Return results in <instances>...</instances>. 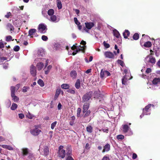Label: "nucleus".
Returning a JSON list of instances; mask_svg holds the SVG:
<instances>
[{"label":"nucleus","instance_id":"f257e3e1","mask_svg":"<svg viewBox=\"0 0 160 160\" xmlns=\"http://www.w3.org/2000/svg\"><path fill=\"white\" fill-rule=\"evenodd\" d=\"M92 96V91H89L86 93L82 97V102H90L89 101L91 98Z\"/></svg>","mask_w":160,"mask_h":160},{"label":"nucleus","instance_id":"f03ea898","mask_svg":"<svg viewBox=\"0 0 160 160\" xmlns=\"http://www.w3.org/2000/svg\"><path fill=\"white\" fill-rule=\"evenodd\" d=\"M39 126L38 125L35 126L34 128L30 130L31 133L34 136H38L41 132V130L39 129Z\"/></svg>","mask_w":160,"mask_h":160},{"label":"nucleus","instance_id":"7ed1b4c3","mask_svg":"<svg viewBox=\"0 0 160 160\" xmlns=\"http://www.w3.org/2000/svg\"><path fill=\"white\" fill-rule=\"evenodd\" d=\"M63 146H60L59 148L58 156L62 158H63L66 154L65 150L63 149Z\"/></svg>","mask_w":160,"mask_h":160},{"label":"nucleus","instance_id":"20e7f679","mask_svg":"<svg viewBox=\"0 0 160 160\" xmlns=\"http://www.w3.org/2000/svg\"><path fill=\"white\" fill-rule=\"evenodd\" d=\"M38 32L41 33H44L47 29V26L44 24H40L38 27Z\"/></svg>","mask_w":160,"mask_h":160},{"label":"nucleus","instance_id":"39448f33","mask_svg":"<svg viewBox=\"0 0 160 160\" xmlns=\"http://www.w3.org/2000/svg\"><path fill=\"white\" fill-rule=\"evenodd\" d=\"M151 106L152 107H154V105L153 104H149L146 106L145 108L143 109V113L144 114L147 115H149L150 114V112H149V108Z\"/></svg>","mask_w":160,"mask_h":160},{"label":"nucleus","instance_id":"423d86ee","mask_svg":"<svg viewBox=\"0 0 160 160\" xmlns=\"http://www.w3.org/2000/svg\"><path fill=\"white\" fill-rule=\"evenodd\" d=\"M30 72L31 74L33 77L36 76L37 73L36 68L33 65H32L30 67Z\"/></svg>","mask_w":160,"mask_h":160},{"label":"nucleus","instance_id":"0eeeda50","mask_svg":"<svg viewBox=\"0 0 160 160\" xmlns=\"http://www.w3.org/2000/svg\"><path fill=\"white\" fill-rule=\"evenodd\" d=\"M104 55L106 58H114V54L110 51H107L104 52Z\"/></svg>","mask_w":160,"mask_h":160},{"label":"nucleus","instance_id":"6e6552de","mask_svg":"<svg viewBox=\"0 0 160 160\" xmlns=\"http://www.w3.org/2000/svg\"><path fill=\"white\" fill-rule=\"evenodd\" d=\"M90 102L84 103L82 108V112L85 113L88 109L89 107Z\"/></svg>","mask_w":160,"mask_h":160},{"label":"nucleus","instance_id":"1a4fd4ad","mask_svg":"<svg viewBox=\"0 0 160 160\" xmlns=\"http://www.w3.org/2000/svg\"><path fill=\"white\" fill-rule=\"evenodd\" d=\"M149 58V60L148 61V62H150L152 64H154L155 63L156 59L155 58L152 57V56H147L146 58V59H147Z\"/></svg>","mask_w":160,"mask_h":160},{"label":"nucleus","instance_id":"9d476101","mask_svg":"<svg viewBox=\"0 0 160 160\" xmlns=\"http://www.w3.org/2000/svg\"><path fill=\"white\" fill-rule=\"evenodd\" d=\"M21 150L23 156L27 155L29 152V150L26 148H22L21 149Z\"/></svg>","mask_w":160,"mask_h":160},{"label":"nucleus","instance_id":"9b49d317","mask_svg":"<svg viewBox=\"0 0 160 160\" xmlns=\"http://www.w3.org/2000/svg\"><path fill=\"white\" fill-rule=\"evenodd\" d=\"M85 24L86 28L88 29H90L94 25L93 22H85Z\"/></svg>","mask_w":160,"mask_h":160},{"label":"nucleus","instance_id":"f8f14e48","mask_svg":"<svg viewBox=\"0 0 160 160\" xmlns=\"http://www.w3.org/2000/svg\"><path fill=\"white\" fill-rule=\"evenodd\" d=\"M79 46L81 48H78V49H77V50L75 51V52H73L72 53V55H76L77 53L79 51H83V52L84 51L86 47L85 46Z\"/></svg>","mask_w":160,"mask_h":160},{"label":"nucleus","instance_id":"ddd939ff","mask_svg":"<svg viewBox=\"0 0 160 160\" xmlns=\"http://www.w3.org/2000/svg\"><path fill=\"white\" fill-rule=\"evenodd\" d=\"M113 35L117 38H121L119 32L116 29H114L113 30Z\"/></svg>","mask_w":160,"mask_h":160},{"label":"nucleus","instance_id":"4468645a","mask_svg":"<svg viewBox=\"0 0 160 160\" xmlns=\"http://www.w3.org/2000/svg\"><path fill=\"white\" fill-rule=\"evenodd\" d=\"M122 130L124 133L127 132L130 129L129 127L127 124L123 125L122 126Z\"/></svg>","mask_w":160,"mask_h":160},{"label":"nucleus","instance_id":"2eb2a0df","mask_svg":"<svg viewBox=\"0 0 160 160\" xmlns=\"http://www.w3.org/2000/svg\"><path fill=\"white\" fill-rule=\"evenodd\" d=\"M43 155L45 156H47L49 153V148L47 146H45L44 147Z\"/></svg>","mask_w":160,"mask_h":160},{"label":"nucleus","instance_id":"dca6fc26","mask_svg":"<svg viewBox=\"0 0 160 160\" xmlns=\"http://www.w3.org/2000/svg\"><path fill=\"white\" fill-rule=\"evenodd\" d=\"M7 28L8 29H9L11 32L12 31H14V28L12 24L10 23H8L7 26Z\"/></svg>","mask_w":160,"mask_h":160},{"label":"nucleus","instance_id":"f3484780","mask_svg":"<svg viewBox=\"0 0 160 160\" xmlns=\"http://www.w3.org/2000/svg\"><path fill=\"white\" fill-rule=\"evenodd\" d=\"M36 66L38 70L40 71L43 68L44 66V64L42 62H39L37 64Z\"/></svg>","mask_w":160,"mask_h":160},{"label":"nucleus","instance_id":"a211bd4d","mask_svg":"<svg viewBox=\"0 0 160 160\" xmlns=\"http://www.w3.org/2000/svg\"><path fill=\"white\" fill-rule=\"evenodd\" d=\"M3 148L7 149L9 150H13L14 149L13 148L10 146L7 145H1Z\"/></svg>","mask_w":160,"mask_h":160},{"label":"nucleus","instance_id":"6ab92c4d","mask_svg":"<svg viewBox=\"0 0 160 160\" xmlns=\"http://www.w3.org/2000/svg\"><path fill=\"white\" fill-rule=\"evenodd\" d=\"M123 36L124 37V38H127L129 36L130 34V32L128 30H125L124 32L123 33Z\"/></svg>","mask_w":160,"mask_h":160},{"label":"nucleus","instance_id":"aec40b11","mask_svg":"<svg viewBox=\"0 0 160 160\" xmlns=\"http://www.w3.org/2000/svg\"><path fill=\"white\" fill-rule=\"evenodd\" d=\"M66 154L67 155H69L72 153V149L70 146H67L66 148Z\"/></svg>","mask_w":160,"mask_h":160},{"label":"nucleus","instance_id":"412c9836","mask_svg":"<svg viewBox=\"0 0 160 160\" xmlns=\"http://www.w3.org/2000/svg\"><path fill=\"white\" fill-rule=\"evenodd\" d=\"M36 31V30L34 28L30 29L28 31V35L31 36V38H32L33 36H32Z\"/></svg>","mask_w":160,"mask_h":160},{"label":"nucleus","instance_id":"4be33fe9","mask_svg":"<svg viewBox=\"0 0 160 160\" xmlns=\"http://www.w3.org/2000/svg\"><path fill=\"white\" fill-rule=\"evenodd\" d=\"M110 145L108 144H107L104 146L102 152H108L110 150Z\"/></svg>","mask_w":160,"mask_h":160},{"label":"nucleus","instance_id":"5701e85b","mask_svg":"<svg viewBox=\"0 0 160 160\" xmlns=\"http://www.w3.org/2000/svg\"><path fill=\"white\" fill-rule=\"evenodd\" d=\"M61 92V90L60 89H57L56 92L54 96V100H56L57 98H58V97L59 96V95L60 94Z\"/></svg>","mask_w":160,"mask_h":160},{"label":"nucleus","instance_id":"b1692460","mask_svg":"<svg viewBox=\"0 0 160 160\" xmlns=\"http://www.w3.org/2000/svg\"><path fill=\"white\" fill-rule=\"evenodd\" d=\"M152 82L153 84L157 85L158 83H160V79L159 78H155L153 79Z\"/></svg>","mask_w":160,"mask_h":160},{"label":"nucleus","instance_id":"393cba45","mask_svg":"<svg viewBox=\"0 0 160 160\" xmlns=\"http://www.w3.org/2000/svg\"><path fill=\"white\" fill-rule=\"evenodd\" d=\"M128 79H128L127 78H126V76L125 75L122 78V85H126L127 84V82L128 81Z\"/></svg>","mask_w":160,"mask_h":160},{"label":"nucleus","instance_id":"a878e982","mask_svg":"<svg viewBox=\"0 0 160 160\" xmlns=\"http://www.w3.org/2000/svg\"><path fill=\"white\" fill-rule=\"evenodd\" d=\"M75 86L77 89H79L80 87V81L79 79H78L75 83Z\"/></svg>","mask_w":160,"mask_h":160},{"label":"nucleus","instance_id":"bb28decb","mask_svg":"<svg viewBox=\"0 0 160 160\" xmlns=\"http://www.w3.org/2000/svg\"><path fill=\"white\" fill-rule=\"evenodd\" d=\"M93 128L91 125H88L86 128V130L89 133H91L92 132Z\"/></svg>","mask_w":160,"mask_h":160},{"label":"nucleus","instance_id":"cd10ccee","mask_svg":"<svg viewBox=\"0 0 160 160\" xmlns=\"http://www.w3.org/2000/svg\"><path fill=\"white\" fill-rule=\"evenodd\" d=\"M10 90L11 91V96H13L15 94V87L13 86L11 87Z\"/></svg>","mask_w":160,"mask_h":160},{"label":"nucleus","instance_id":"c85d7f7f","mask_svg":"<svg viewBox=\"0 0 160 160\" xmlns=\"http://www.w3.org/2000/svg\"><path fill=\"white\" fill-rule=\"evenodd\" d=\"M159 40L157 39L154 41V42L153 43V45L154 46V48H155V47H157V48L158 49H159L160 48V46L159 45H157V44L159 43Z\"/></svg>","mask_w":160,"mask_h":160},{"label":"nucleus","instance_id":"c756f323","mask_svg":"<svg viewBox=\"0 0 160 160\" xmlns=\"http://www.w3.org/2000/svg\"><path fill=\"white\" fill-rule=\"evenodd\" d=\"M152 44L150 42L148 41L146 42L144 44V46L147 48H149L152 46Z\"/></svg>","mask_w":160,"mask_h":160},{"label":"nucleus","instance_id":"7c9ffc66","mask_svg":"<svg viewBox=\"0 0 160 160\" xmlns=\"http://www.w3.org/2000/svg\"><path fill=\"white\" fill-rule=\"evenodd\" d=\"M71 76L73 78H75L77 75V73L74 70L72 71L70 73Z\"/></svg>","mask_w":160,"mask_h":160},{"label":"nucleus","instance_id":"2f4dec72","mask_svg":"<svg viewBox=\"0 0 160 160\" xmlns=\"http://www.w3.org/2000/svg\"><path fill=\"white\" fill-rule=\"evenodd\" d=\"M57 17L56 16L54 15H52L50 17V21L53 22H57Z\"/></svg>","mask_w":160,"mask_h":160},{"label":"nucleus","instance_id":"473e14b6","mask_svg":"<svg viewBox=\"0 0 160 160\" xmlns=\"http://www.w3.org/2000/svg\"><path fill=\"white\" fill-rule=\"evenodd\" d=\"M139 35L138 33H135L133 36V38L135 40H137L139 39Z\"/></svg>","mask_w":160,"mask_h":160},{"label":"nucleus","instance_id":"72a5a7b5","mask_svg":"<svg viewBox=\"0 0 160 160\" xmlns=\"http://www.w3.org/2000/svg\"><path fill=\"white\" fill-rule=\"evenodd\" d=\"M54 13V11L52 9H49L48 11V14L49 16L53 15Z\"/></svg>","mask_w":160,"mask_h":160},{"label":"nucleus","instance_id":"f704fd0d","mask_svg":"<svg viewBox=\"0 0 160 160\" xmlns=\"http://www.w3.org/2000/svg\"><path fill=\"white\" fill-rule=\"evenodd\" d=\"M61 87L62 88L66 89L69 88V86L68 84H63L61 85Z\"/></svg>","mask_w":160,"mask_h":160},{"label":"nucleus","instance_id":"c9c22d12","mask_svg":"<svg viewBox=\"0 0 160 160\" xmlns=\"http://www.w3.org/2000/svg\"><path fill=\"white\" fill-rule=\"evenodd\" d=\"M57 1H58L57 6L58 9H61L62 7L61 2L59 0H57Z\"/></svg>","mask_w":160,"mask_h":160},{"label":"nucleus","instance_id":"e433bc0d","mask_svg":"<svg viewBox=\"0 0 160 160\" xmlns=\"http://www.w3.org/2000/svg\"><path fill=\"white\" fill-rule=\"evenodd\" d=\"M38 83L40 86L42 87H43L44 85L43 81L41 79H39L38 80Z\"/></svg>","mask_w":160,"mask_h":160},{"label":"nucleus","instance_id":"4c0bfd02","mask_svg":"<svg viewBox=\"0 0 160 160\" xmlns=\"http://www.w3.org/2000/svg\"><path fill=\"white\" fill-rule=\"evenodd\" d=\"M17 105L15 103H13L11 107V109L12 110H15L17 108Z\"/></svg>","mask_w":160,"mask_h":160},{"label":"nucleus","instance_id":"58836bf2","mask_svg":"<svg viewBox=\"0 0 160 160\" xmlns=\"http://www.w3.org/2000/svg\"><path fill=\"white\" fill-rule=\"evenodd\" d=\"M52 66L51 65H49L47 67V70L45 71V73L46 74H48L50 72V70L52 68Z\"/></svg>","mask_w":160,"mask_h":160},{"label":"nucleus","instance_id":"ea45409f","mask_svg":"<svg viewBox=\"0 0 160 160\" xmlns=\"http://www.w3.org/2000/svg\"><path fill=\"white\" fill-rule=\"evenodd\" d=\"M11 96L12 98V100H13L14 102H17L19 100V98L15 96V94H14L13 96Z\"/></svg>","mask_w":160,"mask_h":160},{"label":"nucleus","instance_id":"a19ab883","mask_svg":"<svg viewBox=\"0 0 160 160\" xmlns=\"http://www.w3.org/2000/svg\"><path fill=\"white\" fill-rule=\"evenodd\" d=\"M28 160H35V158L32 154L30 153L28 156Z\"/></svg>","mask_w":160,"mask_h":160},{"label":"nucleus","instance_id":"79ce46f5","mask_svg":"<svg viewBox=\"0 0 160 160\" xmlns=\"http://www.w3.org/2000/svg\"><path fill=\"white\" fill-rule=\"evenodd\" d=\"M38 56L39 57L42 56L44 54V53L42 51V52L40 50H38Z\"/></svg>","mask_w":160,"mask_h":160},{"label":"nucleus","instance_id":"37998d69","mask_svg":"<svg viewBox=\"0 0 160 160\" xmlns=\"http://www.w3.org/2000/svg\"><path fill=\"white\" fill-rule=\"evenodd\" d=\"M11 40L13 41L14 39L12 40V37L11 36H8L6 37V41L7 42H9Z\"/></svg>","mask_w":160,"mask_h":160},{"label":"nucleus","instance_id":"c03bdc74","mask_svg":"<svg viewBox=\"0 0 160 160\" xmlns=\"http://www.w3.org/2000/svg\"><path fill=\"white\" fill-rule=\"evenodd\" d=\"M57 123V121H55L51 124V128L52 129H54L55 127L56 126V124Z\"/></svg>","mask_w":160,"mask_h":160},{"label":"nucleus","instance_id":"a18cd8bd","mask_svg":"<svg viewBox=\"0 0 160 160\" xmlns=\"http://www.w3.org/2000/svg\"><path fill=\"white\" fill-rule=\"evenodd\" d=\"M104 72L105 77L110 76L111 75L110 73L108 71L104 70Z\"/></svg>","mask_w":160,"mask_h":160},{"label":"nucleus","instance_id":"49530a36","mask_svg":"<svg viewBox=\"0 0 160 160\" xmlns=\"http://www.w3.org/2000/svg\"><path fill=\"white\" fill-rule=\"evenodd\" d=\"M19 49H20V47L18 46V45L15 46L13 48L14 51L15 52H18V51H19Z\"/></svg>","mask_w":160,"mask_h":160},{"label":"nucleus","instance_id":"de8ad7c7","mask_svg":"<svg viewBox=\"0 0 160 160\" xmlns=\"http://www.w3.org/2000/svg\"><path fill=\"white\" fill-rule=\"evenodd\" d=\"M124 138V136L122 135H118L117 136V139H123Z\"/></svg>","mask_w":160,"mask_h":160},{"label":"nucleus","instance_id":"09e8293b","mask_svg":"<svg viewBox=\"0 0 160 160\" xmlns=\"http://www.w3.org/2000/svg\"><path fill=\"white\" fill-rule=\"evenodd\" d=\"M74 20L75 24L77 25H79L80 24V23L78 22L77 18H74Z\"/></svg>","mask_w":160,"mask_h":160},{"label":"nucleus","instance_id":"8fccbe9b","mask_svg":"<svg viewBox=\"0 0 160 160\" xmlns=\"http://www.w3.org/2000/svg\"><path fill=\"white\" fill-rule=\"evenodd\" d=\"M85 112L86 113L84 116V117H86L88 116L91 113V111L90 110H88Z\"/></svg>","mask_w":160,"mask_h":160},{"label":"nucleus","instance_id":"3c124183","mask_svg":"<svg viewBox=\"0 0 160 160\" xmlns=\"http://www.w3.org/2000/svg\"><path fill=\"white\" fill-rule=\"evenodd\" d=\"M99 131H102L103 132L105 133H108V128L101 129L99 130Z\"/></svg>","mask_w":160,"mask_h":160},{"label":"nucleus","instance_id":"603ef678","mask_svg":"<svg viewBox=\"0 0 160 160\" xmlns=\"http://www.w3.org/2000/svg\"><path fill=\"white\" fill-rule=\"evenodd\" d=\"M29 88L28 87L24 86L23 88L22 91L24 92H27V90Z\"/></svg>","mask_w":160,"mask_h":160},{"label":"nucleus","instance_id":"864d4df0","mask_svg":"<svg viewBox=\"0 0 160 160\" xmlns=\"http://www.w3.org/2000/svg\"><path fill=\"white\" fill-rule=\"evenodd\" d=\"M102 160H110V159L108 155H106L103 157Z\"/></svg>","mask_w":160,"mask_h":160},{"label":"nucleus","instance_id":"5fc2aeb1","mask_svg":"<svg viewBox=\"0 0 160 160\" xmlns=\"http://www.w3.org/2000/svg\"><path fill=\"white\" fill-rule=\"evenodd\" d=\"M67 92L72 94H74L75 93V91L73 90L69 89L67 90Z\"/></svg>","mask_w":160,"mask_h":160},{"label":"nucleus","instance_id":"6e6d98bb","mask_svg":"<svg viewBox=\"0 0 160 160\" xmlns=\"http://www.w3.org/2000/svg\"><path fill=\"white\" fill-rule=\"evenodd\" d=\"M103 43L104 46L106 48H108L110 47L109 44L108 43H106L105 41H104Z\"/></svg>","mask_w":160,"mask_h":160},{"label":"nucleus","instance_id":"4d7b16f0","mask_svg":"<svg viewBox=\"0 0 160 160\" xmlns=\"http://www.w3.org/2000/svg\"><path fill=\"white\" fill-rule=\"evenodd\" d=\"M42 39L44 41H46L48 39V37L45 35H43L42 37Z\"/></svg>","mask_w":160,"mask_h":160},{"label":"nucleus","instance_id":"13d9d810","mask_svg":"<svg viewBox=\"0 0 160 160\" xmlns=\"http://www.w3.org/2000/svg\"><path fill=\"white\" fill-rule=\"evenodd\" d=\"M118 64H120L122 66H123V62L121 60H118Z\"/></svg>","mask_w":160,"mask_h":160},{"label":"nucleus","instance_id":"bf43d9fd","mask_svg":"<svg viewBox=\"0 0 160 160\" xmlns=\"http://www.w3.org/2000/svg\"><path fill=\"white\" fill-rule=\"evenodd\" d=\"M81 109L80 108H78L77 110V116L79 117L80 115V113L81 112Z\"/></svg>","mask_w":160,"mask_h":160},{"label":"nucleus","instance_id":"052dcab7","mask_svg":"<svg viewBox=\"0 0 160 160\" xmlns=\"http://www.w3.org/2000/svg\"><path fill=\"white\" fill-rule=\"evenodd\" d=\"M100 76L101 78L105 77L104 76V71H103V70H102L100 72Z\"/></svg>","mask_w":160,"mask_h":160},{"label":"nucleus","instance_id":"680f3d73","mask_svg":"<svg viewBox=\"0 0 160 160\" xmlns=\"http://www.w3.org/2000/svg\"><path fill=\"white\" fill-rule=\"evenodd\" d=\"M7 59V58L6 57H0V60L1 62H3L5 60H6Z\"/></svg>","mask_w":160,"mask_h":160},{"label":"nucleus","instance_id":"e2e57ef3","mask_svg":"<svg viewBox=\"0 0 160 160\" xmlns=\"http://www.w3.org/2000/svg\"><path fill=\"white\" fill-rule=\"evenodd\" d=\"M11 13L10 12H8L7 14L5 15V17L8 18L11 15Z\"/></svg>","mask_w":160,"mask_h":160},{"label":"nucleus","instance_id":"0e129e2a","mask_svg":"<svg viewBox=\"0 0 160 160\" xmlns=\"http://www.w3.org/2000/svg\"><path fill=\"white\" fill-rule=\"evenodd\" d=\"M152 70L150 68H147L146 71V72L147 73H149L151 72Z\"/></svg>","mask_w":160,"mask_h":160},{"label":"nucleus","instance_id":"69168bd1","mask_svg":"<svg viewBox=\"0 0 160 160\" xmlns=\"http://www.w3.org/2000/svg\"><path fill=\"white\" fill-rule=\"evenodd\" d=\"M18 116L19 118L20 119H22L24 117V115L22 113H19L18 114Z\"/></svg>","mask_w":160,"mask_h":160},{"label":"nucleus","instance_id":"338daca9","mask_svg":"<svg viewBox=\"0 0 160 160\" xmlns=\"http://www.w3.org/2000/svg\"><path fill=\"white\" fill-rule=\"evenodd\" d=\"M137 155L136 153H133L132 154V158L133 159H135L137 158Z\"/></svg>","mask_w":160,"mask_h":160},{"label":"nucleus","instance_id":"774afa93","mask_svg":"<svg viewBox=\"0 0 160 160\" xmlns=\"http://www.w3.org/2000/svg\"><path fill=\"white\" fill-rule=\"evenodd\" d=\"M66 160H74L70 156H68L66 158Z\"/></svg>","mask_w":160,"mask_h":160}]
</instances>
